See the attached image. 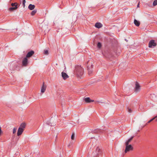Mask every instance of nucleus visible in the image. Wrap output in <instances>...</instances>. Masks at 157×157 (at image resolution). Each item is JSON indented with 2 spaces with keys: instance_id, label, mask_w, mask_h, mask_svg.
<instances>
[{
  "instance_id": "f257e3e1",
  "label": "nucleus",
  "mask_w": 157,
  "mask_h": 157,
  "mask_svg": "<svg viewBox=\"0 0 157 157\" xmlns=\"http://www.w3.org/2000/svg\"><path fill=\"white\" fill-rule=\"evenodd\" d=\"M75 73L77 76L78 77L81 76L83 74V68L81 66H77L76 68Z\"/></svg>"
},
{
  "instance_id": "f03ea898",
  "label": "nucleus",
  "mask_w": 157,
  "mask_h": 157,
  "mask_svg": "<svg viewBox=\"0 0 157 157\" xmlns=\"http://www.w3.org/2000/svg\"><path fill=\"white\" fill-rule=\"evenodd\" d=\"M126 147L124 151L125 153H127L128 151H132L133 149V147L131 145H125Z\"/></svg>"
},
{
  "instance_id": "7ed1b4c3",
  "label": "nucleus",
  "mask_w": 157,
  "mask_h": 157,
  "mask_svg": "<svg viewBox=\"0 0 157 157\" xmlns=\"http://www.w3.org/2000/svg\"><path fill=\"white\" fill-rule=\"evenodd\" d=\"M93 153L95 157H98L101 153L100 149L98 147H97L95 151Z\"/></svg>"
},
{
  "instance_id": "20e7f679",
  "label": "nucleus",
  "mask_w": 157,
  "mask_h": 157,
  "mask_svg": "<svg viewBox=\"0 0 157 157\" xmlns=\"http://www.w3.org/2000/svg\"><path fill=\"white\" fill-rule=\"evenodd\" d=\"M156 45V43L155 42L154 40H151L148 44V47L150 48H153Z\"/></svg>"
},
{
  "instance_id": "39448f33",
  "label": "nucleus",
  "mask_w": 157,
  "mask_h": 157,
  "mask_svg": "<svg viewBox=\"0 0 157 157\" xmlns=\"http://www.w3.org/2000/svg\"><path fill=\"white\" fill-rule=\"evenodd\" d=\"M135 85V91L137 93L140 91V87L138 83L137 82H136Z\"/></svg>"
},
{
  "instance_id": "423d86ee",
  "label": "nucleus",
  "mask_w": 157,
  "mask_h": 157,
  "mask_svg": "<svg viewBox=\"0 0 157 157\" xmlns=\"http://www.w3.org/2000/svg\"><path fill=\"white\" fill-rule=\"evenodd\" d=\"M46 85L44 84V82L43 83V85L41 88V92L42 93H44L46 90Z\"/></svg>"
},
{
  "instance_id": "0eeeda50",
  "label": "nucleus",
  "mask_w": 157,
  "mask_h": 157,
  "mask_svg": "<svg viewBox=\"0 0 157 157\" xmlns=\"http://www.w3.org/2000/svg\"><path fill=\"white\" fill-rule=\"evenodd\" d=\"M61 74L62 77L64 80L66 79L69 77L68 76L65 72H63Z\"/></svg>"
},
{
  "instance_id": "6e6552de",
  "label": "nucleus",
  "mask_w": 157,
  "mask_h": 157,
  "mask_svg": "<svg viewBox=\"0 0 157 157\" xmlns=\"http://www.w3.org/2000/svg\"><path fill=\"white\" fill-rule=\"evenodd\" d=\"M34 52L33 51H31L30 52H29L27 54L26 57L27 58L30 57L34 54Z\"/></svg>"
},
{
  "instance_id": "1a4fd4ad",
  "label": "nucleus",
  "mask_w": 157,
  "mask_h": 157,
  "mask_svg": "<svg viewBox=\"0 0 157 157\" xmlns=\"http://www.w3.org/2000/svg\"><path fill=\"white\" fill-rule=\"evenodd\" d=\"M28 63V59L26 57H25L22 61V64L23 66H26Z\"/></svg>"
},
{
  "instance_id": "9d476101",
  "label": "nucleus",
  "mask_w": 157,
  "mask_h": 157,
  "mask_svg": "<svg viewBox=\"0 0 157 157\" xmlns=\"http://www.w3.org/2000/svg\"><path fill=\"white\" fill-rule=\"evenodd\" d=\"M23 131L24 130L23 129L19 128L17 132V135L18 136H19L21 135Z\"/></svg>"
},
{
  "instance_id": "9b49d317",
  "label": "nucleus",
  "mask_w": 157,
  "mask_h": 157,
  "mask_svg": "<svg viewBox=\"0 0 157 157\" xmlns=\"http://www.w3.org/2000/svg\"><path fill=\"white\" fill-rule=\"evenodd\" d=\"M102 26V24L100 23H97L95 24V27L98 28H100Z\"/></svg>"
},
{
  "instance_id": "f8f14e48",
  "label": "nucleus",
  "mask_w": 157,
  "mask_h": 157,
  "mask_svg": "<svg viewBox=\"0 0 157 157\" xmlns=\"http://www.w3.org/2000/svg\"><path fill=\"white\" fill-rule=\"evenodd\" d=\"M35 7V6L34 5L30 4L28 6V8L30 10H32L34 9Z\"/></svg>"
},
{
  "instance_id": "ddd939ff",
  "label": "nucleus",
  "mask_w": 157,
  "mask_h": 157,
  "mask_svg": "<svg viewBox=\"0 0 157 157\" xmlns=\"http://www.w3.org/2000/svg\"><path fill=\"white\" fill-rule=\"evenodd\" d=\"M134 23L135 25L137 26H139L140 24V22L137 21L135 19L134 20Z\"/></svg>"
},
{
  "instance_id": "4468645a",
  "label": "nucleus",
  "mask_w": 157,
  "mask_h": 157,
  "mask_svg": "<svg viewBox=\"0 0 157 157\" xmlns=\"http://www.w3.org/2000/svg\"><path fill=\"white\" fill-rule=\"evenodd\" d=\"M26 126V124L25 123H22L20 125V127L19 128H21L23 130L25 128Z\"/></svg>"
},
{
  "instance_id": "2eb2a0df",
  "label": "nucleus",
  "mask_w": 157,
  "mask_h": 157,
  "mask_svg": "<svg viewBox=\"0 0 157 157\" xmlns=\"http://www.w3.org/2000/svg\"><path fill=\"white\" fill-rule=\"evenodd\" d=\"M133 136H132L125 143V145H129V143L131 142L133 138Z\"/></svg>"
},
{
  "instance_id": "dca6fc26",
  "label": "nucleus",
  "mask_w": 157,
  "mask_h": 157,
  "mask_svg": "<svg viewBox=\"0 0 157 157\" xmlns=\"http://www.w3.org/2000/svg\"><path fill=\"white\" fill-rule=\"evenodd\" d=\"M17 8V6H15L14 7H12L9 8V10L10 11H13L16 10Z\"/></svg>"
},
{
  "instance_id": "f3484780",
  "label": "nucleus",
  "mask_w": 157,
  "mask_h": 157,
  "mask_svg": "<svg viewBox=\"0 0 157 157\" xmlns=\"http://www.w3.org/2000/svg\"><path fill=\"white\" fill-rule=\"evenodd\" d=\"M84 100L86 102H90L91 99L90 98H87L84 99Z\"/></svg>"
},
{
  "instance_id": "a211bd4d",
  "label": "nucleus",
  "mask_w": 157,
  "mask_h": 157,
  "mask_svg": "<svg viewBox=\"0 0 157 157\" xmlns=\"http://www.w3.org/2000/svg\"><path fill=\"white\" fill-rule=\"evenodd\" d=\"M88 74L89 75H90L92 73L93 70L92 69H90L89 68H88Z\"/></svg>"
},
{
  "instance_id": "6ab92c4d",
  "label": "nucleus",
  "mask_w": 157,
  "mask_h": 157,
  "mask_svg": "<svg viewBox=\"0 0 157 157\" xmlns=\"http://www.w3.org/2000/svg\"><path fill=\"white\" fill-rule=\"evenodd\" d=\"M36 12H37V11L36 10H33L32 12L31 13V15L32 16H33L36 13Z\"/></svg>"
},
{
  "instance_id": "aec40b11",
  "label": "nucleus",
  "mask_w": 157,
  "mask_h": 157,
  "mask_svg": "<svg viewBox=\"0 0 157 157\" xmlns=\"http://www.w3.org/2000/svg\"><path fill=\"white\" fill-rule=\"evenodd\" d=\"M11 5L12 7H14L16 6H17L18 4L17 3H12Z\"/></svg>"
},
{
  "instance_id": "412c9836",
  "label": "nucleus",
  "mask_w": 157,
  "mask_h": 157,
  "mask_svg": "<svg viewBox=\"0 0 157 157\" xmlns=\"http://www.w3.org/2000/svg\"><path fill=\"white\" fill-rule=\"evenodd\" d=\"M153 5L154 6H155L157 5V0H155L153 2Z\"/></svg>"
},
{
  "instance_id": "4be33fe9",
  "label": "nucleus",
  "mask_w": 157,
  "mask_h": 157,
  "mask_svg": "<svg viewBox=\"0 0 157 157\" xmlns=\"http://www.w3.org/2000/svg\"><path fill=\"white\" fill-rule=\"evenodd\" d=\"M44 53L45 55H48V51L47 50L44 51Z\"/></svg>"
},
{
  "instance_id": "5701e85b",
  "label": "nucleus",
  "mask_w": 157,
  "mask_h": 157,
  "mask_svg": "<svg viewBox=\"0 0 157 157\" xmlns=\"http://www.w3.org/2000/svg\"><path fill=\"white\" fill-rule=\"evenodd\" d=\"M17 129V128H13V134H14L16 132Z\"/></svg>"
},
{
  "instance_id": "b1692460",
  "label": "nucleus",
  "mask_w": 157,
  "mask_h": 157,
  "mask_svg": "<svg viewBox=\"0 0 157 157\" xmlns=\"http://www.w3.org/2000/svg\"><path fill=\"white\" fill-rule=\"evenodd\" d=\"M101 46V44L100 43L98 42L97 44V47L98 48H100Z\"/></svg>"
},
{
  "instance_id": "393cba45",
  "label": "nucleus",
  "mask_w": 157,
  "mask_h": 157,
  "mask_svg": "<svg viewBox=\"0 0 157 157\" xmlns=\"http://www.w3.org/2000/svg\"><path fill=\"white\" fill-rule=\"evenodd\" d=\"M74 137H75V134L73 133L71 136V139L72 140H73L74 139Z\"/></svg>"
},
{
  "instance_id": "a878e982",
  "label": "nucleus",
  "mask_w": 157,
  "mask_h": 157,
  "mask_svg": "<svg viewBox=\"0 0 157 157\" xmlns=\"http://www.w3.org/2000/svg\"><path fill=\"white\" fill-rule=\"evenodd\" d=\"M155 119V118H152L151 120H150V121H148L146 124H147L148 123H150V122H151V121H153Z\"/></svg>"
},
{
  "instance_id": "bb28decb",
  "label": "nucleus",
  "mask_w": 157,
  "mask_h": 157,
  "mask_svg": "<svg viewBox=\"0 0 157 157\" xmlns=\"http://www.w3.org/2000/svg\"><path fill=\"white\" fill-rule=\"evenodd\" d=\"M25 2H26L25 0H23V4L24 6V7L25 6Z\"/></svg>"
},
{
  "instance_id": "cd10ccee",
  "label": "nucleus",
  "mask_w": 157,
  "mask_h": 157,
  "mask_svg": "<svg viewBox=\"0 0 157 157\" xmlns=\"http://www.w3.org/2000/svg\"><path fill=\"white\" fill-rule=\"evenodd\" d=\"M95 103H102V102L101 101H96L95 102Z\"/></svg>"
},
{
  "instance_id": "c85d7f7f",
  "label": "nucleus",
  "mask_w": 157,
  "mask_h": 157,
  "mask_svg": "<svg viewBox=\"0 0 157 157\" xmlns=\"http://www.w3.org/2000/svg\"><path fill=\"white\" fill-rule=\"evenodd\" d=\"M128 112L130 113H131L132 112V110L131 109H129V108L128 109Z\"/></svg>"
},
{
  "instance_id": "c756f323",
  "label": "nucleus",
  "mask_w": 157,
  "mask_h": 157,
  "mask_svg": "<svg viewBox=\"0 0 157 157\" xmlns=\"http://www.w3.org/2000/svg\"><path fill=\"white\" fill-rule=\"evenodd\" d=\"M1 132H2V131H1V128H0V135H1Z\"/></svg>"
},
{
  "instance_id": "7c9ffc66",
  "label": "nucleus",
  "mask_w": 157,
  "mask_h": 157,
  "mask_svg": "<svg viewBox=\"0 0 157 157\" xmlns=\"http://www.w3.org/2000/svg\"><path fill=\"white\" fill-rule=\"evenodd\" d=\"M139 4H138L137 5V7H139Z\"/></svg>"
},
{
  "instance_id": "2f4dec72",
  "label": "nucleus",
  "mask_w": 157,
  "mask_h": 157,
  "mask_svg": "<svg viewBox=\"0 0 157 157\" xmlns=\"http://www.w3.org/2000/svg\"><path fill=\"white\" fill-rule=\"evenodd\" d=\"M93 101H94V100H91L90 102H93Z\"/></svg>"
},
{
  "instance_id": "473e14b6",
  "label": "nucleus",
  "mask_w": 157,
  "mask_h": 157,
  "mask_svg": "<svg viewBox=\"0 0 157 157\" xmlns=\"http://www.w3.org/2000/svg\"><path fill=\"white\" fill-rule=\"evenodd\" d=\"M89 63H90V61H89V62H87V64H89Z\"/></svg>"
},
{
  "instance_id": "72a5a7b5",
  "label": "nucleus",
  "mask_w": 157,
  "mask_h": 157,
  "mask_svg": "<svg viewBox=\"0 0 157 157\" xmlns=\"http://www.w3.org/2000/svg\"><path fill=\"white\" fill-rule=\"evenodd\" d=\"M156 117H157V116H155V117H154V118H156Z\"/></svg>"
},
{
  "instance_id": "f704fd0d",
  "label": "nucleus",
  "mask_w": 157,
  "mask_h": 157,
  "mask_svg": "<svg viewBox=\"0 0 157 157\" xmlns=\"http://www.w3.org/2000/svg\"><path fill=\"white\" fill-rule=\"evenodd\" d=\"M97 130L98 131H99V130Z\"/></svg>"
}]
</instances>
